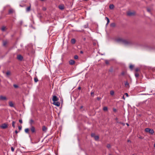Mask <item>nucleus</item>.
I'll return each instance as SVG.
<instances>
[{
  "label": "nucleus",
  "instance_id": "nucleus-29",
  "mask_svg": "<svg viewBox=\"0 0 155 155\" xmlns=\"http://www.w3.org/2000/svg\"><path fill=\"white\" fill-rule=\"evenodd\" d=\"M135 75L136 77L137 78L138 77L139 74L137 73H136L135 74Z\"/></svg>",
  "mask_w": 155,
  "mask_h": 155
},
{
  "label": "nucleus",
  "instance_id": "nucleus-45",
  "mask_svg": "<svg viewBox=\"0 0 155 155\" xmlns=\"http://www.w3.org/2000/svg\"><path fill=\"white\" fill-rule=\"evenodd\" d=\"M139 71V69L138 68H136L135 69V71H136V72H137L138 71Z\"/></svg>",
  "mask_w": 155,
  "mask_h": 155
},
{
  "label": "nucleus",
  "instance_id": "nucleus-42",
  "mask_svg": "<svg viewBox=\"0 0 155 155\" xmlns=\"http://www.w3.org/2000/svg\"><path fill=\"white\" fill-rule=\"evenodd\" d=\"M6 44H7V42H6V41H4V42H3V45L4 46H5V45H6Z\"/></svg>",
  "mask_w": 155,
  "mask_h": 155
},
{
  "label": "nucleus",
  "instance_id": "nucleus-52",
  "mask_svg": "<svg viewBox=\"0 0 155 155\" xmlns=\"http://www.w3.org/2000/svg\"><path fill=\"white\" fill-rule=\"evenodd\" d=\"M83 107L82 106H81L80 107V109H81L82 108H83Z\"/></svg>",
  "mask_w": 155,
  "mask_h": 155
},
{
  "label": "nucleus",
  "instance_id": "nucleus-5",
  "mask_svg": "<svg viewBox=\"0 0 155 155\" xmlns=\"http://www.w3.org/2000/svg\"><path fill=\"white\" fill-rule=\"evenodd\" d=\"M52 101L54 102L55 101H57L59 99L55 95H54L53 96L52 98Z\"/></svg>",
  "mask_w": 155,
  "mask_h": 155
},
{
  "label": "nucleus",
  "instance_id": "nucleus-32",
  "mask_svg": "<svg viewBox=\"0 0 155 155\" xmlns=\"http://www.w3.org/2000/svg\"><path fill=\"white\" fill-rule=\"evenodd\" d=\"M125 85L126 86L129 85V84L128 83L127 81H126L125 82Z\"/></svg>",
  "mask_w": 155,
  "mask_h": 155
},
{
  "label": "nucleus",
  "instance_id": "nucleus-44",
  "mask_svg": "<svg viewBox=\"0 0 155 155\" xmlns=\"http://www.w3.org/2000/svg\"><path fill=\"white\" fill-rule=\"evenodd\" d=\"M147 10L149 12H150V9L149 8H147Z\"/></svg>",
  "mask_w": 155,
  "mask_h": 155
},
{
  "label": "nucleus",
  "instance_id": "nucleus-4",
  "mask_svg": "<svg viewBox=\"0 0 155 155\" xmlns=\"http://www.w3.org/2000/svg\"><path fill=\"white\" fill-rule=\"evenodd\" d=\"M135 12H127V15L129 16H132L133 15H135Z\"/></svg>",
  "mask_w": 155,
  "mask_h": 155
},
{
  "label": "nucleus",
  "instance_id": "nucleus-12",
  "mask_svg": "<svg viewBox=\"0 0 155 155\" xmlns=\"http://www.w3.org/2000/svg\"><path fill=\"white\" fill-rule=\"evenodd\" d=\"M58 8L61 10H63L64 9V6L63 5H59Z\"/></svg>",
  "mask_w": 155,
  "mask_h": 155
},
{
  "label": "nucleus",
  "instance_id": "nucleus-56",
  "mask_svg": "<svg viewBox=\"0 0 155 155\" xmlns=\"http://www.w3.org/2000/svg\"><path fill=\"white\" fill-rule=\"evenodd\" d=\"M126 124L127 126H129V124L127 123H126Z\"/></svg>",
  "mask_w": 155,
  "mask_h": 155
},
{
  "label": "nucleus",
  "instance_id": "nucleus-23",
  "mask_svg": "<svg viewBox=\"0 0 155 155\" xmlns=\"http://www.w3.org/2000/svg\"><path fill=\"white\" fill-rule=\"evenodd\" d=\"M114 91H111L110 92V94L111 95H113L114 94Z\"/></svg>",
  "mask_w": 155,
  "mask_h": 155
},
{
  "label": "nucleus",
  "instance_id": "nucleus-55",
  "mask_svg": "<svg viewBox=\"0 0 155 155\" xmlns=\"http://www.w3.org/2000/svg\"><path fill=\"white\" fill-rule=\"evenodd\" d=\"M127 142H131V141H130V140H127Z\"/></svg>",
  "mask_w": 155,
  "mask_h": 155
},
{
  "label": "nucleus",
  "instance_id": "nucleus-8",
  "mask_svg": "<svg viewBox=\"0 0 155 155\" xmlns=\"http://www.w3.org/2000/svg\"><path fill=\"white\" fill-rule=\"evenodd\" d=\"M69 64L71 65H73L75 63V61L73 60H71L69 61Z\"/></svg>",
  "mask_w": 155,
  "mask_h": 155
},
{
  "label": "nucleus",
  "instance_id": "nucleus-11",
  "mask_svg": "<svg viewBox=\"0 0 155 155\" xmlns=\"http://www.w3.org/2000/svg\"><path fill=\"white\" fill-rule=\"evenodd\" d=\"M42 130L43 131L45 132L47 130V128L45 126H44L42 127Z\"/></svg>",
  "mask_w": 155,
  "mask_h": 155
},
{
  "label": "nucleus",
  "instance_id": "nucleus-57",
  "mask_svg": "<svg viewBox=\"0 0 155 155\" xmlns=\"http://www.w3.org/2000/svg\"><path fill=\"white\" fill-rule=\"evenodd\" d=\"M123 99H124V100L125 99V98L124 97V96H123Z\"/></svg>",
  "mask_w": 155,
  "mask_h": 155
},
{
  "label": "nucleus",
  "instance_id": "nucleus-15",
  "mask_svg": "<svg viewBox=\"0 0 155 155\" xmlns=\"http://www.w3.org/2000/svg\"><path fill=\"white\" fill-rule=\"evenodd\" d=\"M31 9V6L28 7L26 8V11L27 12H29Z\"/></svg>",
  "mask_w": 155,
  "mask_h": 155
},
{
  "label": "nucleus",
  "instance_id": "nucleus-19",
  "mask_svg": "<svg viewBox=\"0 0 155 155\" xmlns=\"http://www.w3.org/2000/svg\"><path fill=\"white\" fill-rule=\"evenodd\" d=\"M109 8L110 9H113L114 8V5L113 4H111L109 6Z\"/></svg>",
  "mask_w": 155,
  "mask_h": 155
},
{
  "label": "nucleus",
  "instance_id": "nucleus-40",
  "mask_svg": "<svg viewBox=\"0 0 155 155\" xmlns=\"http://www.w3.org/2000/svg\"><path fill=\"white\" fill-rule=\"evenodd\" d=\"M107 23L106 24V25H107L110 22L109 19H108L107 20Z\"/></svg>",
  "mask_w": 155,
  "mask_h": 155
},
{
  "label": "nucleus",
  "instance_id": "nucleus-37",
  "mask_svg": "<svg viewBox=\"0 0 155 155\" xmlns=\"http://www.w3.org/2000/svg\"><path fill=\"white\" fill-rule=\"evenodd\" d=\"M11 150L12 152H14V148L13 147H11Z\"/></svg>",
  "mask_w": 155,
  "mask_h": 155
},
{
  "label": "nucleus",
  "instance_id": "nucleus-36",
  "mask_svg": "<svg viewBox=\"0 0 155 155\" xmlns=\"http://www.w3.org/2000/svg\"><path fill=\"white\" fill-rule=\"evenodd\" d=\"M13 12V10L12 9H10L9 11V13H11Z\"/></svg>",
  "mask_w": 155,
  "mask_h": 155
},
{
  "label": "nucleus",
  "instance_id": "nucleus-34",
  "mask_svg": "<svg viewBox=\"0 0 155 155\" xmlns=\"http://www.w3.org/2000/svg\"><path fill=\"white\" fill-rule=\"evenodd\" d=\"M115 26V24L114 23H112L111 24V26L112 27H114Z\"/></svg>",
  "mask_w": 155,
  "mask_h": 155
},
{
  "label": "nucleus",
  "instance_id": "nucleus-27",
  "mask_svg": "<svg viewBox=\"0 0 155 155\" xmlns=\"http://www.w3.org/2000/svg\"><path fill=\"white\" fill-rule=\"evenodd\" d=\"M134 66L132 65H130V66H129V68H130V69H131V70H132L133 68H134Z\"/></svg>",
  "mask_w": 155,
  "mask_h": 155
},
{
  "label": "nucleus",
  "instance_id": "nucleus-21",
  "mask_svg": "<svg viewBox=\"0 0 155 155\" xmlns=\"http://www.w3.org/2000/svg\"><path fill=\"white\" fill-rule=\"evenodd\" d=\"M117 123H118L120 124H121L123 126H124L125 125V124L124 123L122 122H119L118 121H117Z\"/></svg>",
  "mask_w": 155,
  "mask_h": 155
},
{
  "label": "nucleus",
  "instance_id": "nucleus-64",
  "mask_svg": "<svg viewBox=\"0 0 155 155\" xmlns=\"http://www.w3.org/2000/svg\"><path fill=\"white\" fill-rule=\"evenodd\" d=\"M87 28V27H86V26H85V28Z\"/></svg>",
  "mask_w": 155,
  "mask_h": 155
},
{
  "label": "nucleus",
  "instance_id": "nucleus-14",
  "mask_svg": "<svg viewBox=\"0 0 155 155\" xmlns=\"http://www.w3.org/2000/svg\"><path fill=\"white\" fill-rule=\"evenodd\" d=\"M11 72L9 71H8L6 73V74L7 77H8L9 75H10Z\"/></svg>",
  "mask_w": 155,
  "mask_h": 155
},
{
  "label": "nucleus",
  "instance_id": "nucleus-20",
  "mask_svg": "<svg viewBox=\"0 0 155 155\" xmlns=\"http://www.w3.org/2000/svg\"><path fill=\"white\" fill-rule=\"evenodd\" d=\"M15 122L14 121H13L12 122V126L14 128H15Z\"/></svg>",
  "mask_w": 155,
  "mask_h": 155
},
{
  "label": "nucleus",
  "instance_id": "nucleus-17",
  "mask_svg": "<svg viewBox=\"0 0 155 155\" xmlns=\"http://www.w3.org/2000/svg\"><path fill=\"white\" fill-rule=\"evenodd\" d=\"M94 138V139L95 140L97 141L99 140V137L98 136H95Z\"/></svg>",
  "mask_w": 155,
  "mask_h": 155
},
{
  "label": "nucleus",
  "instance_id": "nucleus-47",
  "mask_svg": "<svg viewBox=\"0 0 155 155\" xmlns=\"http://www.w3.org/2000/svg\"><path fill=\"white\" fill-rule=\"evenodd\" d=\"M42 9L43 11H45L46 9L45 7H43L42 8Z\"/></svg>",
  "mask_w": 155,
  "mask_h": 155
},
{
  "label": "nucleus",
  "instance_id": "nucleus-26",
  "mask_svg": "<svg viewBox=\"0 0 155 155\" xmlns=\"http://www.w3.org/2000/svg\"><path fill=\"white\" fill-rule=\"evenodd\" d=\"M5 27L4 26H3L1 30L3 31H5Z\"/></svg>",
  "mask_w": 155,
  "mask_h": 155
},
{
  "label": "nucleus",
  "instance_id": "nucleus-46",
  "mask_svg": "<svg viewBox=\"0 0 155 155\" xmlns=\"http://www.w3.org/2000/svg\"><path fill=\"white\" fill-rule=\"evenodd\" d=\"M125 74V73L123 71L121 73V74L122 75H124Z\"/></svg>",
  "mask_w": 155,
  "mask_h": 155
},
{
  "label": "nucleus",
  "instance_id": "nucleus-48",
  "mask_svg": "<svg viewBox=\"0 0 155 155\" xmlns=\"http://www.w3.org/2000/svg\"><path fill=\"white\" fill-rule=\"evenodd\" d=\"M113 110L114 111V112H116L117 111L116 109L115 108H114L113 109Z\"/></svg>",
  "mask_w": 155,
  "mask_h": 155
},
{
  "label": "nucleus",
  "instance_id": "nucleus-6",
  "mask_svg": "<svg viewBox=\"0 0 155 155\" xmlns=\"http://www.w3.org/2000/svg\"><path fill=\"white\" fill-rule=\"evenodd\" d=\"M7 98L5 96H4L2 95L0 96V100L1 101H6Z\"/></svg>",
  "mask_w": 155,
  "mask_h": 155
},
{
  "label": "nucleus",
  "instance_id": "nucleus-3",
  "mask_svg": "<svg viewBox=\"0 0 155 155\" xmlns=\"http://www.w3.org/2000/svg\"><path fill=\"white\" fill-rule=\"evenodd\" d=\"M8 127V125L5 124L4 123L2 124V125L0 126V127L2 129H6Z\"/></svg>",
  "mask_w": 155,
  "mask_h": 155
},
{
  "label": "nucleus",
  "instance_id": "nucleus-54",
  "mask_svg": "<svg viewBox=\"0 0 155 155\" xmlns=\"http://www.w3.org/2000/svg\"><path fill=\"white\" fill-rule=\"evenodd\" d=\"M108 19H109L107 17H105V19H106L107 20Z\"/></svg>",
  "mask_w": 155,
  "mask_h": 155
},
{
  "label": "nucleus",
  "instance_id": "nucleus-49",
  "mask_svg": "<svg viewBox=\"0 0 155 155\" xmlns=\"http://www.w3.org/2000/svg\"><path fill=\"white\" fill-rule=\"evenodd\" d=\"M125 95H126L127 97H128V94L127 93H125Z\"/></svg>",
  "mask_w": 155,
  "mask_h": 155
},
{
  "label": "nucleus",
  "instance_id": "nucleus-61",
  "mask_svg": "<svg viewBox=\"0 0 155 155\" xmlns=\"http://www.w3.org/2000/svg\"><path fill=\"white\" fill-rule=\"evenodd\" d=\"M154 147H155V144H154Z\"/></svg>",
  "mask_w": 155,
  "mask_h": 155
},
{
  "label": "nucleus",
  "instance_id": "nucleus-1",
  "mask_svg": "<svg viewBox=\"0 0 155 155\" xmlns=\"http://www.w3.org/2000/svg\"><path fill=\"white\" fill-rule=\"evenodd\" d=\"M117 41L121 42L125 45H131L133 44L132 41L130 40H127L120 38L117 39Z\"/></svg>",
  "mask_w": 155,
  "mask_h": 155
},
{
  "label": "nucleus",
  "instance_id": "nucleus-50",
  "mask_svg": "<svg viewBox=\"0 0 155 155\" xmlns=\"http://www.w3.org/2000/svg\"><path fill=\"white\" fill-rule=\"evenodd\" d=\"M15 132L16 134H17L18 133V131L17 130H16L15 131Z\"/></svg>",
  "mask_w": 155,
  "mask_h": 155
},
{
  "label": "nucleus",
  "instance_id": "nucleus-22",
  "mask_svg": "<svg viewBox=\"0 0 155 155\" xmlns=\"http://www.w3.org/2000/svg\"><path fill=\"white\" fill-rule=\"evenodd\" d=\"M108 108L107 107H103V110L104 111H107V110Z\"/></svg>",
  "mask_w": 155,
  "mask_h": 155
},
{
  "label": "nucleus",
  "instance_id": "nucleus-39",
  "mask_svg": "<svg viewBox=\"0 0 155 155\" xmlns=\"http://www.w3.org/2000/svg\"><path fill=\"white\" fill-rule=\"evenodd\" d=\"M18 128L19 130H21L22 128V127L21 126H18Z\"/></svg>",
  "mask_w": 155,
  "mask_h": 155
},
{
  "label": "nucleus",
  "instance_id": "nucleus-2",
  "mask_svg": "<svg viewBox=\"0 0 155 155\" xmlns=\"http://www.w3.org/2000/svg\"><path fill=\"white\" fill-rule=\"evenodd\" d=\"M145 131L146 132H148L151 134H153L154 132V130L153 129H150L149 128H147L145 130Z\"/></svg>",
  "mask_w": 155,
  "mask_h": 155
},
{
  "label": "nucleus",
  "instance_id": "nucleus-53",
  "mask_svg": "<svg viewBox=\"0 0 155 155\" xmlns=\"http://www.w3.org/2000/svg\"><path fill=\"white\" fill-rule=\"evenodd\" d=\"M108 19H109L107 17H105V19H106L107 20Z\"/></svg>",
  "mask_w": 155,
  "mask_h": 155
},
{
  "label": "nucleus",
  "instance_id": "nucleus-30",
  "mask_svg": "<svg viewBox=\"0 0 155 155\" xmlns=\"http://www.w3.org/2000/svg\"><path fill=\"white\" fill-rule=\"evenodd\" d=\"M78 58V56L77 55H75L74 56V58L75 59H77Z\"/></svg>",
  "mask_w": 155,
  "mask_h": 155
},
{
  "label": "nucleus",
  "instance_id": "nucleus-13",
  "mask_svg": "<svg viewBox=\"0 0 155 155\" xmlns=\"http://www.w3.org/2000/svg\"><path fill=\"white\" fill-rule=\"evenodd\" d=\"M9 104L10 106L12 107H14V104H13V103L12 101H10L9 102Z\"/></svg>",
  "mask_w": 155,
  "mask_h": 155
},
{
  "label": "nucleus",
  "instance_id": "nucleus-33",
  "mask_svg": "<svg viewBox=\"0 0 155 155\" xmlns=\"http://www.w3.org/2000/svg\"><path fill=\"white\" fill-rule=\"evenodd\" d=\"M96 136L95 135V134L94 133H92L91 134V136L92 137H94L95 136Z\"/></svg>",
  "mask_w": 155,
  "mask_h": 155
},
{
  "label": "nucleus",
  "instance_id": "nucleus-59",
  "mask_svg": "<svg viewBox=\"0 0 155 155\" xmlns=\"http://www.w3.org/2000/svg\"><path fill=\"white\" fill-rule=\"evenodd\" d=\"M84 39V41H85V40H86V38H84V39Z\"/></svg>",
  "mask_w": 155,
  "mask_h": 155
},
{
  "label": "nucleus",
  "instance_id": "nucleus-7",
  "mask_svg": "<svg viewBox=\"0 0 155 155\" xmlns=\"http://www.w3.org/2000/svg\"><path fill=\"white\" fill-rule=\"evenodd\" d=\"M17 58L19 60L21 61L23 59V57L21 55L19 54L17 55Z\"/></svg>",
  "mask_w": 155,
  "mask_h": 155
},
{
  "label": "nucleus",
  "instance_id": "nucleus-43",
  "mask_svg": "<svg viewBox=\"0 0 155 155\" xmlns=\"http://www.w3.org/2000/svg\"><path fill=\"white\" fill-rule=\"evenodd\" d=\"M101 99V97H97V99L98 101H99Z\"/></svg>",
  "mask_w": 155,
  "mask_h": 155
},
{
  "label": "nucleus",
  "instance_id": "nucleus-60",
  "mask_svg": "<svg viewBox=\"0 0 155 155\" xmlns=\"http://www.w3.org/2000/svg\"><path fill=\"white\" fill-rule=\"evenodd\" d=\"M115 120H118V118H116V119H115Z\"/></svg>",
  "mask_w": 155,
  "mask_h": 155
},
{
  "label": "nucleus",
  "instance_id": "nucleus-35",
  "mask_svg": "<svg viewBox=\"0 0 155 155\" xmlns=\"http://www.w3.org/2000/svg\"><path fill=\"white\" fill-rule=\"evenodd\" d=\"M13 86L15 88H17L18 87V86L17 85L15 84H14Z\"/></svg>",
  "mask_w": 155,
  "mask_h": 155
},
{
  "label": "nucleus",
  "instance_id": "nucleus-18",
  "mask_svg": "<svg viewBox=\"0 0 155 155\" xmlns=\"http://www.w3.org/2000/svg\"><path fill=\"white\" fill-rule=\"evenodd\" d=\"M25 132L27 134H29V129L28 128H26L25 130Z\"/></svg>",
  "mask_w": 155,
  "mask_h": 155
},
{
  "label": "nucleus",
  "instance_id": "nucleus-58",
  "mask_svg": "<svg viewBox=\"0 0 155 155\" xmlns=\"http://www.w3.org/2000/svg\"><path fill=\"white\" fill-rule=\"evenodd\" d=\"M81 89V87H78V89Z\"/></svg>",
  "mask_w": 155,
  "mask_h": 155
},
{
  "label": "nucleus",
  "instance_id": "nucleus-31",
  "mask_svg": "<svg viewBox=\"0 0 155 155\" xmlns=\"http://www.w3.org/2000/svg\"><path fill=\"white\" fill-rule=\"evenodd\" d=\"M107 148H110L111 147V145L110 144H107Z\"/></svg>",
  "mask_w": 155,
  "mask_h": 155
},
{
  "label": "nucleus",
  "instance_id": "nucleus-24",
  "mask_svg": "<svg viewBox=\"0 0 155 155\" xmlns=\"http://www.w3.org/2000/svg\"><path fill=\"white\" fill-rule=\"evenodd\" d=\"M34 81L35 82H37L38 81V79L37 77H35L34 78Z\"/></svg>",
  "mask_w": 155,
  "mask_h": 155
},
{
  "label": "nucleus",
  "instance_id": "nucleus-62",
  "mask_svg": "<svg viewBox=\"0 0 155 155\" xmlns=\"http://www.w3.org/2000/svg\"><path fill=\"white\" fill-rule=\"evenodd\" d=\"M108 155H112L111 154H109Z\"/></svg>",
  "mask_w": 155,
  "mask_h": 155
},
{
  "label": "nucleus",
  "instance_id": "nucleus-51",
  "mask_svg": "<svg viewBox=\"0 0 155 155\" xmlns=\"http://www.w3.org/2000/svg\"><path fill=\"white\" fill-rule=\"evenodd\" d=\"M80 53L81 54H83V51H80Z\"/></svg>",
  "mask_w": 155,
  "mask_h": 155
},
{
  "label": "nucleus",
  "instance_id": "nucleus-63",
  "mask_svg": "<svg viewBox=\"0 0 155 155\" xmlns=\"http://www.w3.org/2000/svg\"><path fill=\"white\" fill-rule=\"evenodd\" d=\"M87 28V27H86V26H85V28Z\"/></svg>",
  "mask_w": 155,
  "mask_h": 155
},
{
  "label": "nucleus",
  "instance_id": "nucleus-38",
  "mask_svg": "<svg viewBox=\"0 0 155 155\" xmlns=\"http://www.w3.org/2000/svg\"><path fill=\"white\" fill-rule=\"evenodd\" d=\"M105 63L107 64H108L109 63V62L107 60H106L105 61Z\"/></svg>",
  "mask_w": 155,
  "mask_h": 155
},
{
  "label": "nucleus",
  "instance_id": "nucleus-41",
  "mask_svg": "<svg viewBox=\"0 0 155 155\" xmlns=\"http://www.w3.org/2000/svg\"><path fill=\"white\" fill-rule=\"evenodd\" d=\"M19 122L21 124H22V120L21 119H20L19 120Z\"/></svg>",
  "mask_w": 155,
  "mask_h": 155
},
{
  "label": "nucleus",
  "instance_id": "nucleus-16",
  "mask_svg": "<svg viewBox=\"0 0 155 155\" xmlns=\"http://www.w3.org/2000/svg\"><path fill=\"white\" fill-rule=\"evenodd\" d=\"M71 43H72L73 44H74L75 42V39L74 38L72 39L71 40Z\"/></svg>",
  "mask_w": 155,
  "mask_h": 155
},
{
  "label": "nucleus",
  "instance_id": "nucleus-25",
  "mask_svg": "<svg viewBox=\"0 0 155 155\" xmlns=\"http://www.w3.org/2000/svg\"><path fill=\"white\" fill-rule=\"evenodd\" d=\"M91 95L92 97H94V92L93 91H91Z\"/></svg>",
  "mask_w": 155,
  "mask_h": 155
},
{
  "label": "nucleus",
  "instance_id": "nucleus-10",
  "mask_svg": "<svg viewBox=\"0 0 155 155\" xmlns=\"http://www.w3.org/2000/svg\"><path fill=\"white\" fill-rule=\"evenodd\" d=\"M30 130L32 133L35 132V129L34 126H31Z\"/></svg>",
  "mask_w": 155,
  "mask_h": 155
},
{
  "label": "nucleus",
  "instance_id": "nucleus-28",
  "mask_svg": "<svg viewBox=\"0 0 155 155\" xmlns=\"http://www.w3.org/2000/svg\"><path fill=\"white\" fill-rule=\"evenodd\" d=\"M34 120H30V123L31 125H32V124L34 123Z\"/></svg>",
  "mask_w": 155,
  "mask_h": 155
},
{
  "label": "nucleus",
  "instance_id": "nucleus-9",
  "mask_svg": "<svg viewBox=\"0 0 155 155\" xmlns=\"http://www.w3.org/2000/svg\"><path fill=\"white\" fill-rule=\"evenodd\" d=\"M53 104L58 107H59L60 105V103L59 102L55 101L53 103Z\"/></svg>",
  "mask_w": 155,
  "mask_h": 155
}]
</instances>
